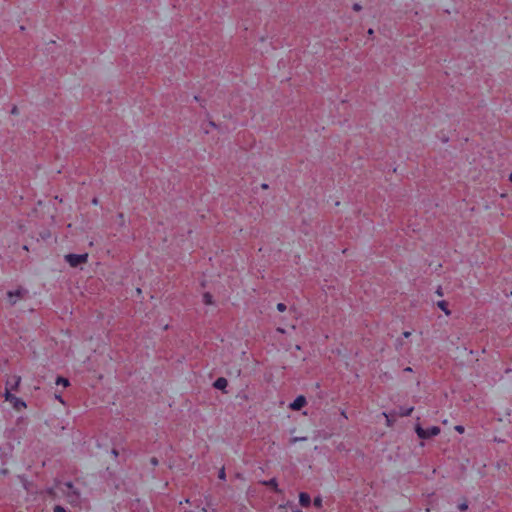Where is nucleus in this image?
<instances>
[{
	"instance_id": "nucleus-1",
	"label": "nucleus",
	"mask_w": 512,
	"mask_h": 512,
	"mask_svg": "<svg viewBox=\"0 0 512 512\" xmlns=\"http://www.w3.org/2000/svg\"><path fill=\"white\" fill-rule=\"evenodd\" d=\"M62 492L66 495V498L71 504H78L80 500V492L74 488L72 482H66L61 488Z\"/></svg>"
},
{
	"instance_id": "nucleus-2",
	"label": "nucleus",
	"mask_w": 512,
	"mask_h": 512,
	"mask_svg": "<svg viewBox=\"0 0 512 512\" xmlns=\"http://www.w3.org/2000/svg\"><path fill=\"white\" fill-rule=\"evenodd\" d=\"M415 431L417 436L421 439H429L433 436H436L440 433V428L438 426H432L428 429L422 428L419 424L416 425Z\"/></svg>"
},
{
	"instance_id": "nucleus-3",
	"label": "nucleus",
	"mask_w": 512,
	"mask_h": 512,
	"mask_svg": "<svg viewBox=\"0 0 512 512\" xmlns=\"http://www.w3.org/2000/svg\"><path fill=\"white\" fill-rule=\"evenodd\" d=\"M88 260V254H67L65 255V261L71 266V267H77L81 264L86 263Z\"/></svg>"
},
{
	"instance_id": "nucleus-4",
	"label": "nucleus",
	"mask_w": 512,
	"mask_h": 512,
	"mask_svg": "<svg viewBox=\"0 0 512 512\" xmlns=\"http://www.w3.org/2000/svg\"><path fill=\"white\" fill-rule=\"evenodd\" d=\"M4 397H5V400L10 402L12 404L13 408L18 411L26 407V403L21 398H18L15 395H13L9 391L8 387L5 388Z\"/></svg>"
},
{
	"instance_id": "nucleus-5",
	"label": "nucleus",
	"mask_w": 512,
	"mask_h": 512,
	"mask_svg": "<svg viewBox=\"0 0 512 512\" xmlns=\"http://www.w3.org/2000/svg\"><path fill=\"white\" fill-rule=\"evenodd\" d=\"M307 403L306 398L302 395L298 396L291 404L292 410H299Z\"/></svg>"
},
{
	"instance_id": "nucleus-6",
	"label": "nucleus",
	"mask_w": 512,
	"mask_h": 512,
	"mask_svg": "<svg viewBox=\"0 0 512 512\" xmlns=\"http://www.w3.org/2000/svg\"><path fill=\"white\" fill-rule=\"evenodd\" d=\"M21 377L19 376H13L11 379H8L6 381V387L9 388V391L16 390L20 384Z\"/></svg>"
},
{
	"instance_id": "nucleus-7",
	"label": "nucleus",
	"mask_w": 512,
	"mask_h": 512,
	"mask_svg": "<svg viewBox=\"0 0 512 512\" xmlns=\"http://www.w3.org/2000/svg\"><path fill=\"white\" fill-rule=\"evenodd\" d=\"M21 295H22V290L9 291L7 293V296H8L10 304L15 305L17 302V299L19 297H21Z\"/></svg>"
},
{
	"instance_id": "nucleus-8",
	"label": "nucleus",
	"mask_w": 512,
	"mask_h": 512,
	"mask_svg": "<svg viewBox=\"0 0 512 512\" xmlns=\"http://www.w3.org/2000/svg\"><path fill=\"white\" fill-rule=\"evenodd\" d=\"M227 385H228V381L224 377L217 378L213 384V386L219 390H224L227 387Z\"/></svg>"
},
{
	"instance_id": "nucleus-9",
	"label": "nucleus",
	"mask_w": 512,
	"mask_h": 512,
	"mask_svg": "<svg viewBox=\"0 0 512 512\" xmlns=\"http://www.w3.org/2000/svg\"><path fill=\"white\" fill-rule=\"evenodd\" d=\"M299 502L303 507H308L311 503L310 495L305 492H301L299 494Z\"/></svg>"
},
{
	"instance_id": "nucleus-10",
	"label": "nucleus",
	"mask_w": 512,
	"mask_h": 512,
	"mask_svg": "<svg viewBox=\"0 0 512 512\" xmlns=\"http://www.w3.org/2000/svg\"><path fill=\"white\" fill-rule=\"evenodd\" d=\"M262 483L264 485L271 486L274 489V491L277 492V493L281 492V490L278 488V483H277L276 478H272V479H270L268 481H263Z\"/></svg>"
},
{
	"instance_id": "nucleus-11",
	"label": "nucleus",
	"mask_w": 512,
	"mask_h": 512,
	"mask_svg": "<svg viewBox=\"0 0 512 512\" xmlns=\"http://www.w3.org/2000/svg\"><path fill=\"white\" fill-rule=\"evenodd\" d=\"M414 408L413 407H400L399 408V411H398V415L401 416V417H406V416H409L411 415V413L413 412Z\"/></svg>"
},
{
	"instance_id": "nucleus-12",
	"label": "nucleus",
	"mask_w": 512,
	"mask_h": 512,
	"mask_svg": "<svg viewBox=\"0 0 512 512\" xmlns=\"http://www.w3.org/2000/svg\"><path fill=\"white\" fill-rule=\"evenodd\" d=\"M437 306L446 314V315H450L451 312L450 310L448 309L447 307V302L444 301V300H441V301H438L437 302Z\"/></svg>"
},
{
	"instance_id": "nucleus-13",
	"label": "nucleus",
	"mask_w": 512,
	"mask_h": 512,
	"mask_svg": "<svg viewBox=\"0 0 512 512\" xmlns=\"http://www.w3.org/2000/svg\"><path fill=\"white\" fill-rule=\"evenodd\" d=\"M203 301L206 305H211L213 303V297L210 293H205L203 295Z\"/></svg>"
},
{
	"instance_id": "nucleus-14",
	"label": "nucleus",
	"mask_w": 512,
	"mask_h": 512,
	"mask_svg": "<svg viewBox=\"0 0 512 512\" xmlns=\"http://www.w3.org/2000/svg\"><path fill=\"white\" fill-rule=\"evenodd\" d=\"M55 383L57 385H63L65 387L69 385L68 379L63 378V377H57Z\"/></svg>"
},
{
	"instance_id": "nucleus-15",
	"label": "nucleus",
	"mask_w": 512,
	"mask_h": 512,
	"mask_svg": "<svg viewBox=\"0 0 512 512\" xmlns=\"http://www.w3.org/2000/svg\"><path fill=\"white\" fill-rule=\"evenodd\" d=\"M313 504H314L315 507L321 508L322 507V499H321V497H315L314 501H313Z\"/></svg>"
},
{
	"instance_id": "nucleus-16",
	"label": "nucleus",
	"mask_w": 512,
	"mask_h": 512,
	"mask_svg": "<svg viewBox=\"0 0 512 512\" xmlns=\"http://www.w3.org/2000/svg\"><path fill=\"white\" fill-rule=\"evenodd\" d=\"M218 477H219V479H221V480H225V479H226V474H225V468H224V467H222V468L220 469L219 474H218Z\"/></svg>"
},
{
	"instance_id": "nucleus-17",
	"label": "nucleus",
	"mask_w": 512,
	"mask_h": 512,
	"mask_svg": "<svg viewBox=\"0 0 512 512\" xmlns=\"http://www.w3.org/2000/svg\"><path fill=\"white\" fill-rule=\"evenodd\" d=\"M287 309L286 305L284 303H278L277 304V310L279 312H284Z\"/></svg>"
},
{
	"instance_id": "nucleus-18",
	"label": "nucleus",
	"mask_w": 512,
	"mask_h": 512,
	"mask_svg": "<svg viewBox=\"0 0 512 512\" xmlns=\"http://www.w3.org/2000/svg\"><path fill=\"white\" fill-rule=\"evenodd\" d=\"M307 438L306 437H294L291 439V443H296L298 441H306Z\"/></svg>"
},
{
	"instance_id": "nucleus-19",
	"label": "nucleus",
	"mask_w": 512,
	"mask_h": 512,
	"mask_svg": "<svg viewBox=\"0 0 512 512\" xmlns=\"http://www.w3.org/2000/svg\"><path fill=\"white\" fill-rule=\"evenodd\" d=\"M54 512H66L65 508L60 506V505H56L53 509Z\"/></svg>"
},
{
	"instance_id": "nucleus-20",
	"label": "nucleus",
	"mask_w": 512,
	"mask_h": 512,
	"mask_svg": "<svg viewBox=\"0 0 512 512\" xmlns=\"http://www.w3.org/2000/svg\"><path fill=\"white\" fill-rule=\"evenodd\" d=\"M352 8L354 11L359 12L361 11L362 6L359 3H355Z\"/></svg>"
},
{
	"instance_id": "nucleus-21",
	"label": "nucleus",
	"mask_w": 512,
	"mask_h": 512,
	"mask_svg": "<svg viewBox=\"0 0 512 512\" xmlns=\"http://www.w3.org/2000/svg\"><path fill=\"white\" fill-rule=\"evenodd\" d=\"M150 463H151V465H153V466H157V465H158V463H159V461H158V459H157L156 457H152V458L150 459Z\"/></svg>"
},
{
	"instance_id": "nucleus-22",
	"label": "nucleus",
	"mask_w": 512,
	"mask_h": 512,
	"mask_svg": "<svg viewBox=\"0 0 512 512\" xmlns=\"http://www.w3.org/2000/svg\"><path fill=\"white\" fill-rule=\"evenodd\" d=\"M467 508H468V505H467V503H466V502L461 503V504L459 505V509H460L461 511H465V510H467Z\"/></svg>"
},
{
	"instance_id": "nucleus-23",
	"label": "nucleus",
	"mask_w": 512,
	"mask_h": 512,
	"mask_svg": "<svg viewBox=\"0 0 512 512\" xmlns=\"http://www.w3.org/2000/svg\"><path fill=\"white\" fill-rule=\"evenodd\" d=\"M455 430L459 433H463L464 432V427L461 426V425H457L455 426Z\"/></svg>"
},
{
	"instance_id": "nucleus-24",
	"label": "nucleus",
	"mask_w": 512,
	"mask_h": 512,
	"mask_svg": "<svg viewBox=\"0 0 512 512\" xmlns=\"http://www.w3.org/2000/svg\"><path fill=\"white\" fill-rule=\"evenodd\" d=\"M118 218H119V221H120L121 225L124 224V215H123V213H119L118 214Z\"/></svg>"
},
{
	"instance_id": "nucleus-25",
	"label": "nucleus",
	"mask_w": 512,
	"mask_h": 512,
	"mask_svg": "<svg viewBox=\"0 0 512 512\" xmlns=\"http://www.w3.org/2000/svg\"><path fill=\"white\" fill-rule=\"evenodd\" d=\"M11 113H12V114H15V115H16V114H18V109H17V107H16V106H14V107L12 108Z\"/></svg>"
},
{
	"instance_id": "nucleus-26",
	"label": "nucleus",
	"mask_w": 512,
	"mask_h": 512,
	"mask_svg": "<svg viewBox=\"0 0 512 512\" xmlns=\"http://www.w3.org/2000/svg\"><path fill=\"white\" fill-rule=\"evenodd\" d=\"M383 415L386 417L387 424L390 425L391 419H389L388 414L384 412Z\"/></svg>"
},
{
	"instance_id": "nucleus-27",
	"label": "nucleus",
	"mask_w": 512,
	"mask_h": 512,
	"mask_svg": "<svg viewBox=\"0 0 512 512\" xmlns=\"http://www.w3.org/2000/svg\"><path fill=\"white\" fill-rule=\"evenodd\" d=\"M410 335H411V332H409V331H405V332L403 333V336H404L405 338L410 337Z\"/></svg>"
},
{
	"instance_id": "nucleus-28",
	"label": "nucleus",
	"mask_w": 512,
	"mask_h": 512,
	"mask_svg": "<svg viewBox=\"0 0 512 512\" xmlns=\"http://www.w3.org/2000/svg\"><path fill=\"white\" fill-rule=\"evenodd\" d=\"M98 203H99V201H98V199H97V198H94V199L92 200V204H93V205H98Z\"/></svg>"
},
{
	"instance_id": "nucleus-29",
	"label": "nucleus",
	"mask_w": 512,
	"mask_h": 512,
	"mask_svg": "<svg viewBox=\"0 0 512 512\" xmlns=\"http://www.w3.org/2000/svg\"><path fill=\"white\" fill-rule=\"evenodd\" d=\"M436 293H437L438 295L442 296L441 287H439V288L437 289Z\"/></svg>"
},
{
	"instance_id": "nucleus-30",
	"label": "nucleus",
	"mask_w": 512,
	"mask_h": 512,
	"mask_svg": "<svg viewBox=\"0 0 512 512\" xmlns=\"http://www.w3.org/2000/svg\"><path fill=\"white\" fill-rule=\"evenodd\" d=\"M112 454H113L115 457H117V456H118V451H117V450H115V449H113V450H112Z\"/></svg>"
},
{
	"instance_id": "nucleus-31",
	"label": "nucleus",
	"mask_w": 512,
	"mask_h": 512,
	"mask_svg": "<svg viewBox=\"0 0 512 512\" xmlns=\"http://www.w3.org/2000/svg\"><path fill=\"white\" fill-rule=\"evenodd\" d=\"M404 371H405V372H412V368H411V367H406V368L404 369Z\"/></svg>"
},
{
	"instance_id": "nucleus-32",
	"label": "nucleus",
	"mask_w": 512,
	"mask_h": 512,
	"mask_svg": "<svg viewBox=\"0 0 512 512\" xmlns=\"http://www.w3.org/2000/svg\"><path fill=\"white\" fill-rule=\"evenodd\" d=\"M373 33H374L373 29H371V28H370V29L368 30V34H369V35H372Z\"/></svg>"
},
{
	"instance_id": "nucleus-33",
	"label": "nucleus",
	"mask_w": 512,
	"mask_h": 512,
	"mask_svg": "<svg viewBox=\"0 0 512 512\" xmlns=\"http://www.w3.org/2000/svg\"><path fill=\"white\" fill-rule=\"evenodd\" d=\"M262 188H263V189H267V188H268V185L264 183V184H262Z\"/></svg>"
},
{
	"instance_id": "nucleus-34",
	"label": "nucleus",
	"mask_w": 512,
	"mask_h": 512,
	"mask_svg": "<svg viewBox=\"0 0 512 512\" xmlns=\"http://www.w3.org/2000/svg\"><path fill=\"white\" fill-rule=\"evenodd\" d=\"M509 180L512 182V172L509 174Z\"/></svg>"
},
{
	"instance_id": "nucleus-35",
	"label": "nucleus",
	"mask_w": 512,
	"mask_h": 512,
	"mask_svg": "<svg viewBox=\"0 0 512 512\" xmlns=\"http://www.w3.org/2000/svg\"><path fill=\"white\" fill-rule=\"evenodd\" d=\"M278 331L284 333V329L278 328Z\"/></svg>"
},
{
	"instance_id": "nucleus-36",
	"label": "nucleus",
	"mask_w": 512,
	"mask_h": 512,
	"mask_svg": "<svg viewBox=\"0 0 512 512\" xmlns=\"http://www.w3.org/2000/svg\"><path fill=\"white\" fill-rule=\"evenodd\" d=\"M293 512H302V511L299 509H294Z\"/></svg>"
}]
</instances>
